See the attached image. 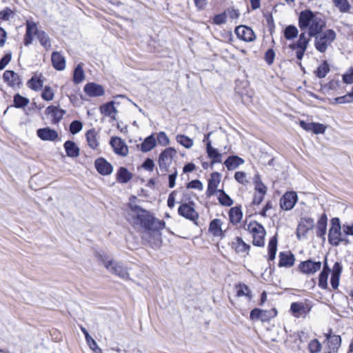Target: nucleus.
Instances as JSON below:
<instances>
[{"mask_svg": "<svg viewBox=\"0 0 353 353\" xmlns=\"http://www.w3.org/2000/svg\"><path fill=\"white\" fill-rule=\"evenodd\" d=\"M334 6L343 13L348 12L351 6L347 0H332Z\"/></svg>", "mask_w": 353, "mask_h": 353, "instance_id": "obj_44", "label": "nucleus"}, {"mask_svg": "<svg viewBox=\"0 0 353 353\" xmlns=\"http://www.w3.org/2000/svg\"><path fill=\"white\" fill-rule=\"evenodd\" d=\"M277 236H273L268 243V261H272L275 259L277 250Z\"/></svg>", "mask_w": 353, "mask_h": 353, "instance_id": "obj_30", "label": "nucleus"}, {"mask_svg": "<svg viewBox=\"0 0 353 353\" xmlns=\"http://www.w3.org/2000/svg\"><path fill=\"white\" fill-rule=\"evenodd\" d=\"M297 199L296 192H286L280 199V206L284 210H290L296 204Z\"/></svg>", "mask_w": 353, "mask_h": 353, "instance_id": "obj_13", "label": "nucleus"}, {"mask_svg": "<svg viewBox=\"0 0 353 353\" xmlns=\"http://www.w3.org/2000/svg\"><path fill=\"white\" fill-rule=\"evenodd\" d=\"M328 349L332 350V352H337L341 345V338L339 335L334 334L332 338L329 339L327 342Z\"/></svg>", "mask_w": 353, "mask_h": 353, "instance_id": "obj_38", "label": "nucleus"}, {"mask_svg": "<svg viewBox=\"0 0 353 353\" xmlns=\"http://www.w3.org/2000/svg\"><path fill=\"white\" fill-rule=\"evenodd\" d=\"M176 153V152L174 148H168L160 154L158 163L159 169L163 172V174H165L168 171V168L171 165Z\"/></svg>", "mask_w": 353, "mask_h": 353, "instance_id": "obj_7", "label": "nucleus"}, {"mask_svg": "<svg viewBox=\"0 0 353 353\" xmlns=\"http://www.w3.org/2000/svg\"><path fill=\"white\" fill-rule=\"evenodd\" d=\"M132 174L125 167H120L117 172L116 179L120 183H127L132 179Z\"/></svg>", "mask_w": 353, "mask_h": 353, "instance_id": "obj_25", "label": "nucleus"}, {"mask_svg": "<svg viewBox=\"0 0 353 353\" xmlns=\"http://www.w3.org/2000/svg\"><path fill=\"white\" fill-rule=\"evenodd\" d=\"M274 57L275 52L274 50L269 49L266 51L265 54L264 59L269 65H271L274 63Z\"/></svg>", "mask_w": 353, "mask_h": 353, "instance_id": "obj_62", "label": "nucleus"}, {"mask_svg": "<svg viewBox=\"0 0 353 353\" xmlns=\"http://www.w3.org/2000/svg\"><path fill=\"white\" fill-rule=\"evenodd\" d=\"M218 192L219 194L218 200L221 205L229 207L233 204V200L223 190H219Z\"/></svg>", "mask_w": 353, "mask_h": 353, "instance_id": "obj_37", "label": "nucleus"}, {"mask_svg": "<svg viewBox=\"0 0 353 353\" xmlns=\"http://www.w3.org/2000/svg\"><path fill=\"white\" fill-rule=\"evenodd\" d=\"M233 247L237 252H246L250 246L246 244L241 238L236 237L234 242H233Z\"/></svg>", "mask_w": 353, "mask_h": 353, "instance_id": "obj_36", "label": "nucleus"}, {"mask_svg": "<svg viewBox=\"0 0 353 353\" xmlns=\"http://www.w3.org/2000/svg\"><path fill=\"white\" fill-rule=\"evenodd\" d=\"M326 126L322 123L313 122L312 132L316 134H323L325 132Z\"/></svg>", "mask_w": 353, "mask_h": 353, "instance_id": "obj_60", "label": "nucleus"}, {"mask_svg": "<svg viewBox=\"0 0 353 353\" xmlns=\"http://www.w3.org/2000/svg\"><path fill=\"white\" fill-rule=\"evenodd\" d=\"M244 163V160L235 155L230 156L224 162L228 170H234Z\"/></svg>", "mask_w": 353, "mask_h": 353, "instance_id": "obj_26", "label": "nucleus"}, {"mask_svg": "<svg viewBox=\"0 0 353 353\" xmlns=\"http://www.w3.org/2000/svg\"><path fill=\"white\" fill-rule=\"evenodd\" d=\"M342 272V266H333L331 270L330 266H323L319 279V286L323 290L328 287L327 280L331 274L330 283L333 289L338 288L339 285L340 276Z\"/></svg>", "mask_w": 353, "mask_h": 353, "instance_id": "obj_3", "label": "nucleus"}, {"mask_svg": "<svg viewBox=\"0 0 353 353\" xmlns=\"http://www.w3.org/2000/svg\"><path fill=\"white\" fill-rule=\"evenodd\" d=\"M309 42L310 39L306 38L305 32H302L299 35V39L296 43V46H298V48L307 50Z\"/></svg>", "mask_w": 353, "mask_h": 353, "instance_id": "obj_50", "label": "nucleus"}, {"mask_svg": "<svg viewBox=\"0 0 353 353\" xmlns=\"http://www.w3.org/2000/svg\"><path fill=\"white\" fill-rule=\"evenodd\" d=\"M229 217L234 224L239 223L243 217V213L240 207H234L230 210Z\"/></svg>", "mask_w": 353, "mask_h": 353, "instance_id": "obj_31", "label": "nucleus"}, {"mask_svg": "<svg viewBox=\"0 0 353 353\" xmlns=\"http://www.w3.org/2000/svg\"><path fill=\"white\" fill-rule=\"evenodd\" d=\"M46 114L52 117V122L54 124L58 123L65 114V111L54 105L48 106L45 111Z\"/></svg>", "mask_w": 353, "mask_h": 353, "instance_id": "obj_19", "label": "nucleus"}, {"mask_svg": "<svg viewBox=\"0 0 353 353\" xmlns=\"http://www.w3.org/2000/svg\"><path fill=\"white\" fill-rule=\"evenodd\" d=\"M299 33L296 26L290 25L287 26L284 30V37L288 40H291L297 37Z\"/></svg>", "mask_w": 353, "mask_h": 353, "instance_id": "obj_45", "label": "nucleus"}, {"mask_svg": "<svg viewBox=\"0 0 353 353\" xmlns=\"http://www.w3.org/2000/svg\"><path fill=\"white\" fill-rule=\"evenodd\" d=\"M334 101L336 103L339 104H343L345 103H352L353 96L350 92H349L344 96L335 98Z\"/></svg>", "mask_w": 353, "mask_h": 353, "instance_id": "obj_57", "label": "nucleus"}, {"mask_svg": "<svg viewBox=\"0 0 353 353\" xmlns=\"http://www.w3.org/2000/svg\"><path fill=\"white\" fill-rule=\"evenodd\" d=\"M110 144L113 148L114 152L121 157H126L128 154V148L123 140L120 137H112Z\"/></svg>", "mask_w": 353, "mask_h": 353, "instance_id": "obj_11", "label": "nucleus"}, {"mask_svg": "<svg viewBox=\"0 0 353 353\" xmlns=\"http://www.w3.org/2000/svg\"><path fill=\"white\" fill-rule=\"evenodd\" d=\"M52 63L53 67L57 70H63L65 68V60L58 52H54L51 57Z\"/></svg>", "mask_w": 353, "mask_h": 353, "instance_id": "obj_24", "label": "nucleus"}, {"mask_svg": "<svg viewBox=\"0 0 353 353\" xmlns=\"http://www.w3.org/2000/svg\"><path fill=\"white\" fill-rule=\"evenodd\" d=\"M322 346L317 339L312 340L308 344V349L310 353H319Z\"/></svg>", "mask_w": 353, "mask_h": 353, "instance_id": "obj_51", "label": "nucleus"}, {"mask_svg": "<svg viewBox=\"0 0 353 353\" xmlns=\"http://www.w3.org/2000/svg\"><path fill=\"white\" fill-rule=\"evenodd\" d=\"M86 141L88 146L94 150H99L100 146L99 132L94 128L88 130L85 133Z\"/></svg>", "mask_w": 353, "mask_h": 353, "instance_id": "obj_15", "label": "nucleus"}, {"mask_svg": "<svg viewBox=\"0 0 353 353\" xmlns=\"http://www.w3.org/2000/svg\"><path fill=\"white\" fill-rule=\"evenodd\" d=\"M327 215L323 213L317 221L316 225V236L322 238L323 240L325 239V234L327 231Z\"/></svg>", "mask_w": 353, "mask_h": 353, "instance_id": "obj_22", "label": "nucleus"}, {"mask_svg": "<svg viewBox=\"0 0 353 353\" xmlns=\"http://www.w3.org/2000/svg\"><path fill=\"white\" fill-rule=\"evenodd\" d=\"M157 145V140L154 134L146 137L141 145V149L143 152H147L152 150Z\"/></svg>", "mask_w": 353, "mask_h": 353, "instance_id": "obj_29", "label": "nucleus"}, {"mask_svg": "<svg viewBox=\"0 0 353 353\" xmlns=\"http://www.w3.org/2000/svg\"><path fill=\"white\" fill-rule=\"evenodd\" d=\"M261 314L260 315V319L261 321H267L269 319L274 317L277 314L276 309L272 308L270 310H261Z\"/></svg>", "mask_w": 353, "mask_h": 353, "instance_id": "obj_48", "label": "nucleus"}, {"mask_svg": "<svg viewBox=\"0 0 353 353\" xmlns=\"http://www.w3.org/2000/svg\"><path fill=\"white\" fill-rule=\"evenodd\" d=\"M98 172L102 175H109L113 171L112 165L103 158H99L94 162Z\"/></svg>", "mask_w": 353, "mask_h": 353, "instance_id": "obj_18", "label": "nucleus"}, {"mask_svg": "<svg viewBox=\"0 0 353 353\" xmlns=\"http://www.w3.org/2000/svg\"><path fill=\"white\" fill-rule=\"evenodd\" d=\"M221 174L219 172H214L211 174L210 178L208 180V189L206 191V196L208 197H211L216 192H218L217 188L221 181Z\"/></svg>", "mask_w": 353, "mask_h": 353, "instance_id": "obj_14", "label": "nucleus"}, {"mask_svg": "<svg viewBox=\"0 0 353 353\" xmlns=\"http://www.w3.org/2000/svg\"><path fill=\"white\" fill-rule=\"evenodd\" d=\"M274 268L272 266H268L264 271L261 272L262 279L266 282H272L273 281V272Z\"/></svg>", "mask_w": 353, "mask_h": 353, "instance_id": "obj_49", "label": "nucleus"}, {"mask_svg": "<svg viewBox=\"0 0 353 353\" xmlns=\"http://www.w3.org/2000/svg\"><path fill=\"white\" fill-rule=\"evenodd\" d=\"M43 84V81L40 78L36 76L32 77L27 83V85L29 88L38 91L40 90Z\"/></svg>", "mask_w": 353, "mask_h": 353, "instance_id": "obj_35", "label": "nucleus"}, {"mask_svg": "<svg viewBox=\"0 0 353 353\" xmlns=\"http://www.w3.org/2000/svg\"><path fill=\"white\" fill-rule=\"evenodd\" d=\"M343 81L347 84L353 83V67L350 68L348 72L343 75Z\"/></svg>", "mask_w": 353, "mask_h": 353, "instance_id": "obj_63", "label": "nucleus"}, {"mask_svg": "<svg viewBox=\"0 0 353 353\" xmlns=\"http://www.w3.org/2000/svg\"><path fill=\"white\" fill-rule=\"evenodd\" d=\"M343 233L346 236H353V223H345L341 226Z\"/></svg>", "mask_w": 353, "mask_h": 353, "instance_id": "obj_64", "label": "nucleus"}, {"mask_svg": "<svg viewBox=\"0 0 353 353\" xmlns=\"http://www.w3.org/2000/svg\"><path fill=\"white\" fill-rule=\"evenodd\" d=\"M254 182L255 184V190L259 194H265L267 192V187L261 181L259 174H256L254 178Z\"/></svg>", "mask_w": 353, "mask_h": 353, "instance_id": "obj_47", "label": "nucleus"}, {"mask_svg": "<svg viewBox=\"0 0 353 353\" xmlns=\"http://www.w3.org/2000/svg\"><path fill=\"white\" fill-rule=\"evenodd\" d=\"M157 141L161 145H167L170 143L169 138L164 132H160L157 134Z\"/></svg>", "mask_w": 353, "mask_h": 353, "instance_id": "obj_59", "label": "nucleus"}, {"mask_svg": "<svg viewBox=\"0 0 353 353\" xmlns=\"http://www.w3.org/2000/svg\"><path fill=\"white\" fill-rule=\"evenodd\" d=\"M330 70V69L327 61H323L322 64L315 70L314 73L318 78L323 79L326 77Z\"/></svg>", "mask_w": 353, "mask_h": 353, "instance_id": "obj_34", "label": "nucleus"}, {"mask_svg": "<svg viewBox=\"0 0 353 353\" xmlns=\"http://www.w3.org/2000/svg\"><path fill=\"white\" fill-rule=\"evenodd\" d=\"M85 79L84 71L81 64H79L74 70L73 81L76 84L81 83Z\"/></svg>", "mask_w": 353, "mask_h": 353, "instance_id": "obj_39", "label": "nucleus"}, {"mask_svg": "<svg viewBox=\"0 0 353 353\" xmlns=\"http://www.w3.org/2000/svg\"><path fill=\"white\" fill-rule=\"evenodd\" d=\"M194 202L181 204L178 208V214L180 216L196 223L199 219V214L194 210Z\"/></svg>", "mask_w": 353, "mask_h": 353, "instance_id": "obj_8", "label": "nucleus"}, {"mask_svg": "<svg viewBox=\"0 0 353 353\" xmlns=\"http://www.w3.org/2000/svg\"><path fill=\"white\" fill-rule=\"evenodd\" d=\"M176 139L179 144H181L185 148H190L194 143L193 140L192 139L183 134H178L176 137Z\"/></svg>", "mask_w": 353, "mask_h": 353, "instance_id": "obj_46", "label": "nucleus"}, {"mask_svg": "<svg viewBox=\"0 0 353 353\" xmlns=\"http://www.w3.org/2000/svg\"><path fill=\"white\" fill-rule=\"evenodd\" d=\"M96 256L98 258L99 262L103 263V265H112L113 259L112 256L105 251L97 252Z\"/></svg>", "mask_w": 353, "mask_h": 353, "instance_id": "obj_41", "label": "nucleus"}, {"mask_svg": "<svg viewBox=\"0 0 353 353\" xmlns=\"http://www.w3.org/2000/svg\"><path fill=\"white\" fill-rule=\"evenodd\" d=\"M37 134L41 140L48 141H54L59 137L58 132L49 127L38 129Z\"/></svg>", "mask_w": 353, "mask_h": 353, "instance_id": "obj_17", "label": "nucleus"}, {"mask_svg": "<svg viewBox=\"0 0 353 353\" xmlns=\"http://www.w3.org/2000/svg\"><path fill=\"white\" fill-rule=\"evenodd\" d=\"M13 15V11L9 8H6L0 12V19L3 21H8Z\"/></svg>", "mask_w": 353, "mask_h": 353, "instance_id": "obj_61", "label": "nucleus"}, {"mask_svg": "<svg viewBox=\"0 0 353 353\" xmlns=\"http://www.w3.org/2000/svg\"><path fill=\"white\" fill-rule=\"evenodd\" d=\"M279 263L278 265H294L295 257L290 251L281 252L279 253Z\"/></svg>", "mask_w": 353, "mask_h": 353, "instance_id": "obj_28", "label": "nucleus"}, {"mask_svg": "<svg viewBox=\"0 0 353 353\" xmlns=\"http://www.w3.org/2000/svg\"><path fill=\"white\" fill-rule=\"evenodd\" d=\"M66 154L69 157L75 158L79 156V148L72 141H66L63 145Z\"/></svg>", "mask_w": 353, "mask_h": 353, "instance_id": "obj_23", "label": "nucleus"}, {"mask_svg": "<svg viewBox=\"0 0 353 353\" xmlns=\"http://www.w3.org/2000/svg\"><path fill=\"white\" fill-rule=\"evenodd\" d=\"M222 221L219 219L212 220L209 226V231L214 236H223V232L221 228Z\"/></svg>", "mask_w": 353, "mask_h": 353, "instance_id": "obj_27", "label": "nucleus"}, {"mask_svg": "<svg viewBox=\"0 0 353 353\" xmlns=\"http://www.w3.org/2000/svg\"><path fill=\"white\" fill-rule=\"evenodd\" d=\"M206 152L209 158L212 159V164L222 162V154L216 148L212 147L211 141H208L206 144Z\"/></svg>", "mask_w": 353, "mask_h": 353, "instance_id": "obj_21", "label": "nucleus"}, {"mask_svg": "<svg viewBox=\"0 0 353 353\" xmlns=\"http://www.w3.org/2000/svg\"><path fill=\"white\" fill-rule=\"evenodd\" d=\"M226 19H227V15H226V12L224 11L223 12H222L221 14H216L213 17L212 21H213V23L216 25H221L226 22Z\"/></svg>", "mask_w": 353, "mask_h": 353, "instance_id": "obj_58", "label": "nucleus"}, {"mask_svg": "<svg viewBox=\"0 0 353 353\" xmlns=\"http://www.w3.org/2000/svg\"><path fill=\"white\" fill-rule=\"evenodd\" d=\"M114 101H110L103 105L100 108L101 112L108 117H110L113 113L117 112V110L114 106Z\"/></svg>", "mask_w": 353, "mask_h": 353, "instance_id": "obj_43", "label": "nucleus"}, {"mask_svg": "<svg viewBox=\"0 0 353 353\" xmlns=\"http://www.w3.org/2000/svg\"><path fill=\"white\" fill-rule=\"evenodd\" d=\"M340 219L337 217L331 219V227L328 233V241L333 246H338L341 242L349 243L348 240L343 236Z\"/></svg>", "mask_w": 353, "mask_h": 353, "instance_id": "obj_5", "label": "nucleus"}, {"mask_svg": "<svg viewBox=\"0 0 353 353\" xmlns=\"http://www.w3.org/2000/svg\"><path fill=\"white\" fill-rule=\"evenodd\" d=\"M236 294L237 296H246L248 300L252 299V293L249 288L243 283H239L235 286Z\"/></svg>", "mask_w": 353, "mask_h": 353, "instance_id": "obj_33", "label": "nucleus"}, {"mask_svg": "<svg viewBox=\"0 0 353 353\" xmlns=\"http://www.w3.org/2000/svg\"><path fill=\"white\" fill-rule=\"evenodd\" d=\"M131 216L134 219V224L140 225L142 228L150 230H159L165 227V222L154 218L148 211L137 205L130 204Z\"/></svg>", "mask_w": 353, "mask_h": 353, "instance_id": "obj_2", "label": "nucleus"}, {"mask_svg": "<svg viewBox=\"0 0 353 353\" xmlns=\"http://www.w3.org/2000/svg\"><path fill=\"white\" fill-rule=\"evenodd\" d=\"M108 270L122 279H127L128 277V272L125 266H105Z\"/></svg>", "mask_w": 353, "mask_h": 353, "instance_id": "obj_32", "label": "nucleus"}, {"mask_svg": "<svg viewBox=\"0 0 353 353\" xmlns=\"http://www.w3.org/2000/svg\"><path fill=\"white\" fill-rule=\"evenodd\" d=\"M247 230L252 234L253 245L258 247H263L265 244L264 240L266 234L263 226L256 221H252L248 225Z\"/></svg>", "mask_w": 353, "mask_h": 353, "instance_id": "obj_6", "label": "nucleus"}, {"mask_svg": "<svg viewBox=\"0 0 353 353\" xmlns=\"http://www.w3.org/2000/svg\"><path fill=\"white\" fill-rule=\"evenodd\" d=\"M85 340L92 350L96 353L101 352V348L98 347L95 340H94L89 334H86Z\"/></svg>", "mask_w": 353, "mask_h": 353, "instance_id": "obj_53", "label": "nucleus"}, {"mask_svg": "<svg viewBox=\"0 0 353 353\" xmlns=\"http://www.w3.org/2000/svg\"><path fill=\"white\" fill-rule=\"evenodd\" d=\"M326 26L324 17L319 12L310 10H305L299 16V26L302 31L307 30L310 37L320 33Z\"/></svg>", "mask_w": 353, "mask_h": 353, "instance_id": "obj_1", "label": "nucleus"}, {"mask_svg": "<svg viewBox=\"0 0 353 353\" xmlns=\"http://www.w3.org/2000/svg\"><path fill=\"white\" fill-rule=\"evenodd\" d=\"M3 79L10 87L20 86L22 83L21 77L12 70H6L3 74Z\"/></svg>", "mask_w": 353, "mask_h": 353, "instance_id": "obj_16", "label": "nucleus"}, {"mask_svg": "<svg viewBox=\"0 0 353 353\" xmlns=\"http://www.w3.org/2000/svg\"><path fill=\"white\" fill-rule=\"evenodd\" d=\"M40 30H38L37 24L34 21H27L26 23V32L27 34H30V35H37V32Z\"/></svg>", "mask_w": 353, "mask_h": 353, "instance_id": "obj_55", "label": "nucleus"}, {"mask_svg": "<svg viewBox=\"0 0 353 353\" xmlns=\"http://www.w3.org/2000/svg\"><path fill=\"white\" fill-rule=\"evenodd\" d=\"M314 226V221L312 218H302L296 230L297 238L300 239L302 236H305L309 230L313 229Z\"/></svg>", "mask_w": 353, "mask_h": 353, "instance_id": "obj_12", "label": "nucleus"}, {"mask_svg": "<svg viewBox=\"0 0 353 353\" xmlns=\"http://www.w3.org/2000/svg\"><path fill=\"white\" fill-rule=\"evenodd\" d=\"M41 97L43 100L49 101L53 99L54 92L50 86H45L42 93Z\"/></svg>", "mask_w": 353, "mask_h": 353, "instance_id": "obj_56", "label": "nucleus"}, {"mask_svg": "<svg viewBox=\"0 0 353 353\" xmlns=\"http://www.w3.org/2000/svg\"><path fill=\"white\" fill-rule=\"evenodd\" d=\"M82 128H83L82 123L80 121L75 120V121H73L70 124V132L72 134H76L82 130Z\"/></svg>", "mask_w": 353, "mask_h": 353, "instance_id": "obj_54", "label": "nucleus"}, {"mask_svg": "<svg viewBox=\"0 0 353 353\" xmlns=\"http://www.w3.org/2000/svg\"><path fill=\"white\" fill-rule=\"evenodd\" d=\"M14 106L17 108H24L29 103L30 101L28 98L24 97L19 94H16L14 96Z\"/></svg>", "mask_w": 353, "mask_h": 353, "instance_id": "obj_42", "label": "nucleus"}, {"mask_svg": "<svg viewBox=\"0 0 353 353\" xmlns=\"http://www.w3.org/2000/svg\"><path fill=\"white\" fill-rule=\"evenodd\" d=\"M321 266H299L298 271L305 274H312L316 272Z\"/></svg>", "mask_w": 353, "mask_h": 353, "instance_id": "obj_52", "label": "nucleus"}, {"mask_svg": "<svg viewBox=\"0 0 353 353\" xmlns=\"http://www.w3.org/2000/svg\"><path fill=\"white\" fill-rule=\"evenodd\" d=\"M235 33L239 39L246 42L253 41L256 39V35L252 29L245 26L236 27Z\"/></svg>", "mask_w": 353, "mask_h": 353, "instance_id": "obj_10", "label": "nucleus"}, {"mask_svg": "<svg viewBox=\"0 0 353 353\" xmlns=\"http://www.w3.org/2000/svg\"><path fill=\"white\" fill-rule=\"evenodd\" d=\"M314 47L320 52L324 53L328 47L336 38V32L332 29H327L321 31L320 33L314 37Z\"/></svg>", "mask_w": 353, "mask_h": 353, "instance_id": "obj_4", "label": "nucleus"}, {"mask_svg": "<svg viewBox=\"0 0 353 353\" xmlns=\"http://www.w3.org/2000/svg\"><path fill=\"white\" fill-rule=\"evenodd\" d=\"M310 310L309 305L302 302H294L290 305V311L296 318L305 317Z\"/></svg>", "mask_w": 353, "mask_h": 353, "instance_id": "obj_9", "label": "nucleus"}, {"mask_svg": "<svg viewBox=\"0 0 353 353\" xmlns=\"http://www.w3.org/2000/svg\"><path fill=\"white\" fill-rule=\"evenodd\" d=\"M41 46L48 49L50 48L51 43L48 35L43 30H40L36 35Z\"/></svg>", "mask_w": 353, "mask_h": 353, "instance_id": "obj_40", "label": "nucleus"}, {"mask_svg": "<svg viewBox=\"0 0 353 353\" xmlns=\"http://www.w3.org/2000/svg\"><path fill=\"white\" fill-rule=\"evenodd\" d=\"M83 90L88 96L92 97H100L104 94L103 86L95 83L85 84Z\"/></svg>", "mask_w": 353, "mask_h": 353, "instance_id": "obj_20", "label": "nucleus"}]
</instances>
